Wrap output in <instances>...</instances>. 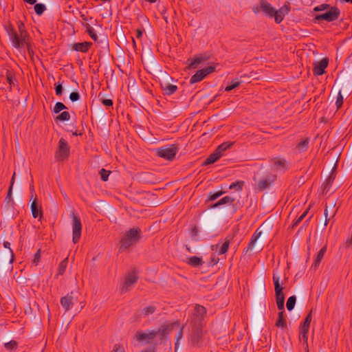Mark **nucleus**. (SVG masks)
Wrapping results in <instances>:
<instances>
[{"label": "nucleus", "instance_id": "obj_34", "mask_svg": "<svg viewBox=\"0 0 352 352\" xmlns=\"http://www.w3.org/2000/svg\"><path fill=\"white\" fill-rule=\"evenodd\" d=\"M34 11L36 14L41 16L46 10V6L43 3H36L34 4Z\"/></svg>", "mask_w": 352, "mask_h": 352}, {"label": "nucleus", "instance_id": "obj_41", "mask_svg": "<svg viewBox=\"0 0 352 352\" xmlns=\"http://www.w3.org/2000/svg\"><path fill=\"white\" fill-rule=\"evenodd\" d=\"M31 210L33 217L35 219L37 218L39 215V210L36 200H34L31 204Z\"/></svg>", "mask_w": 352, "mask_h": 352}, {"label": "nucleus", "instance_id": "obj_8", "mask_svg": "<svg viewBox=\"0 0 352 352\" xmlns=\"http://www.w3.org/2000/svg\"><path fill=\"white\" fill-rule=\"evenodd\" d=\"M159 336L157 330H147L146 331H138L135 338L140 342L149 344L155 338Z\"/></svg>", "mask_w": 352, "mask_h": 352}, {"label": "nucleus", "instance_id": "obj_50", "mask_svg": "<svg viewBox=\"0 0 352 352\" xmlns=\"http://www.w3.org/2000/svg\"><path fill=\"white\" fill-rule=\"evenodd\" d=\"M26 43L24 44V48L22 50V52H20L21 53H25V49L26 48L29 54H33L34 52L32 47L31 44L29 42V39L25 40Z\"/></svg>", "mask_w": 352, "mask_h": 352}, {"label": "nucleus", "instance_id": "obj_47", "mask_svg": "<svg viewBox=\"0 0 352 352\" xmlns=\"http://www.w3.org/2000/svg\"><path fill=\"white\" fill-rule=\"evenodd\" d=\"M311 321V314L310 313L307 316V317H306L302 325L300 327V328L309 329Z\"/></svg>", "mask_w": 352, "mask_h": 352}, {"label": "nucleus", "instance_id": "obj_29", "mask_svg": "<svg viewBox=\"0 0 352 352\" xmlns=\"http://www.w3.org/2000/svg\"><path fill=\"white\" fill-rule=\"evenodd\" d=\"M156 307L154 305H149L144 307L140 313V316L142 317H146L155 313Z\"/></svg>", "mask_w": 352, "mask_h": 352}, {"label": "nucleus", "instance_id": "obj_21", "mask_svg": "<svg viewBox=\"0 0 352 352\" xmlns=\"http://www.w3.org/2000/svg\"><path fill=\"white\" fill-rule=\"evenodd\" d=\"M273 282L274 285L275 295L284 294L283 292V287L280 283V277L275 273L273 274Z\"/></svg>", "mask_w": 352, "mask_h": 352}, {"label": "nucleus", "instance_id": "obj_48", "mask_svg": "<svg viewBox=\"0 0 352 352\" xmlns=\"http://www.w3.org/2000/svg\"><path fill=\"white\" fill-rule=\"evenodd\" d=\"M289 6L285 5L283 7H281L278 10H276V12L281 14L283 16H285L286 14L289 13Z\"/></svg>", "mask_w": 352, "mask_h": 352}, {"label": "nucleus", "instance_id": "obj_58", "mask_svg": "<svg viewBox=\"0 0 352 352\" xmlns=\"http://www.w3.org/2000/svg\"><path fill=\"white\" fill-rule=\"evenodd\" d=\"M101 102L104 106L106 107H112L113 106V100L111 99H106V98H102Z\"/></svg>", "mask_w": 352, "mask_h": 352}, {"label": "nucleus", "instance_id": "obj_10", "mask_svg": "<svg viewBox=\"0 0 352 352\" xmlns=\"http://www.w3.org/2000/svg\"><path fill=\"white\" fill-rule=\"evenodd\" d=\"M69 155V146L67 142L60 138L58 142V149L56 154V158L58 161H63L68 157Z\"/></svg>", "mask_w": 352, "mask_h": 352}, {"label": "nucleus", "instance_id": "obj_51", "mask_svg": "<svg viewBox=\"0 0 352 352\" xmlns=\"http://www.w3.org/2000/svg\"><path fill=\"white\" fill-rule=\"evenodd\" d=\"M223 191H218L215 192H211L209 195V200L214 201L223 195Z\"/></svg>", "mask_w": 352, "mask_h": 352}, {"label": "nucleus", "instance_id": "obj_64", "mask_svg": "<svg viewBox=\"0 0 352 352\" xmlns=\"http://www.w3.org/2000/svg\"><path fill=\"white\" fill-rule=\"evenodd\" d=\"M142 352H155V348L154 347H149Z\"/></svg>", "mask_w": 352, "mask_h": 352}, {"label": "nucleus", "instance_id": "obj_12", "mask_svg": "<svg viewBox=\"0 0 352 352\" xmlns=\"http://www.w3.org/2000/svg\"><path fill=\"white\" fill-rule=\"evenodd\" d=\"M5 29L7 32V34H8L9 38L12 42V45L19 52H21V44H20L19 40V34L11 25L6 26Z\"/></svg>", "mask_w": 352, "mask_h": 352}, {"label": "nucleus", "instance_id": "obj_24", "mask_svg": "<svg viewBox=\"0 0 352 352\" xmlns=\"http://www.w3.org/2000/svg\"><path fill=\"white\" fill-rule=\"evenodd\" d=\"M91 42L76 43L73 45V49L78 52H87L91 46Z\"/></svg>", "mask_w": 352, "mask_h": 352}, {"label": "nucleus", "instance_id": "obj_2", "mask_svg": "<svg viewBox=\"0 0 352 352\" xmlns=\"http://www.w3.org/2000/svg\"><path fill=\"white\" fill-rule=\"evenodd\" d=\"M179 148L175 144H170L156 148V155L168 161L175 159Z\"/></svg>", "mask_w": 352, "mask_h": 352}, {"label": "nucleus", "instance_id": "obj_28", "mask_svg": "<svg viewBox=\"0 0 352 352\" xmlns=\"http://www.w3.org/2000/svg\"><path fill=\"white\" fill-rule=\"evenodd\" d=\"M284 314H285V310L280 311V312L278 313V319L276 322V326L279 328H282V329H283L286 327V320L285 318Z\"/></svg>", "mask_w": 352, "mask_h": 352}, {"label": "nucleus", "instance_id": "obj_32", "mask_svg": "<svg viewBox=\"0 0 352 352\" xmlns=\"http://www.w3.org/2000/svg\"><path fill=\"white\" fill-rule=\"evenodd\" d=\"M232 145V142H223L221 144H220L215 151L218 152V153L220 154L221 156H222L223 152L226 151L229 148H230Z\"/></svg>", "mask_w": 352, "mask_h": 352}, {"label": "nucleus", "instance_id": "obj_17", "mask_svg": "<svg viewBox=\"0 0 352 352\" xmlns=\"http://www.w3.org/2000/svg\"><path fill=\"white\" fill-rule=\"evenodd\" d=\"M261 10L270 16H273V14L275 13V9L271 6V4L263 1L261 2L260 6L254 8V12L257 13Z\"/></svg>", "mask_w": 352, "mask_h": 352}, {"label": "nucleus", "instance_id": "obj_4", "mask_svg": "<svg viewBox=\"0 0 352 352\" xmlns=\"http://www.w3.org/2000/svg\"><path fill=\"white\" fill-rule=\"evenodd\" d=\"M275 175L272 174H265L262 177H259L258 175H256L254 177V180L256 182L257 189L260 191H263L269 188L271 184L275 179Z\"/></svg>", "mask_w": 352, "mask_h": 352}, {"label": "nucleus", "instance_id": "obj_11", "mask_svg": "<svg viewBox=\"0 0 352 352\" xmlns=\"http://www.w3.org/2000/svg\"><path fill=\"white\" fill-rule=\"evenodd\" d=\"M215 67L210 65L204 69H199L192 75L190 79V83L194 84L202 80L207 75L213 72Z\"/></svg>", "mask_w": 352, "mask_h": 352}, {"label": "nucleus", "instance_id": "obj_35", "mask_svg": "<svg viewBox=\"0 0 352 352\" xmlns=\"http://www.w3.org/2000/svg\"><path fill=\"white\" fill-rule=\"evenodd\" d=\"M70 119V114L68 111H63L61 112L56 118V121H60V122H65V121H68Z\"/></svg>", "mask_w": 352, "mask_h": 352}, {"label": "nucleus", "instance_id": "obj_13", "mask_svg": "<svg viewBox=\"0 0 352 352\" xmlns=\"http://www.w3.org/2000/svg\"><path fill=\"white\" fill-rule=\"evenodd\" d=\"M179 323L178 321L169 322L162 325L157 331H159L160 339L163 340L166 335L172 331L175 327H178Z\"/></svg>", "mask_w": 352, "mask_h": 352}, {"label": "nucleus", "instance_id": "obj_57", "mask_svg": "<svg viewBox=\"0 0 352 352\" xmlns=\"http://www.w3.org/2000/svg\"><path fill=\"white\" fill-rule=\"evenodd\" d=\"M308 213V210L305 211L294 223L293 226H296L300 222H301L303 219L306 217Z\"/></svg>", "mask_w": 352, "mask_h": 352}, {"label": "nucleus", "instance_id": "obj_22", "mask_svg": "<svg viewBox=\"0 0 352 352\" xmlns=\"http://www.w3.org/2000/svg\"><path fill=\"white\" fill-rule=\"evenodd\" d=\"M186 262L188 265L194 267H201L204 263V262L202 260V258L197 256H192L187 258Z\"/></svg>", "mask_w": 352, "mask_h": 352}, {"label": "nucleus", "instance_id": "obj_49", "mask_svg": "<svg viewBox=\"0 0 352 352\" xmlns=\"http://www.w3.org/2000/svg\"><path fill=\"white\" fill-rule=\"evenodd\" d=\"M4 346L7 350L11 351L17 347V342L14 340H11L8 342L5 343Z\"/></svg>", "mask_w": 352, "mask_h": 352}, {"label": "nucleus", "instance_id": "obj_62", "mask_svg": "<svg viewBox=\"0 0 352 352\" xmlns=\"http://www.w3.org/2000/svg\"><path fill=\"white\" fill-rule=\"evenodd\" d=\"M219 261V258L218 257H217L215 255H214L211 258V261H210V265L213 266V265L217 264Z\"/></svg>", "mask_w": 352, "mask_h": 352}, {"label": "nucleus", "instance_id": "obj_26", "mask_svg": "<svg viewBox=\"0 0 352 352\" xmlns=\"http://www.w3.org/2000/svg\"><path fill=\"white\" fill-rule=\"evenodd\" d=\"M327 251V248L324 246L322 248L320 251L318 252L316 259L314 260V262L313 263L312 267L314 268V270H316L317 267L319 266L322 258L324 257V255Z\"/></svg>", "mask_w": 352, "mask_h": 352}, {"label": "nucleus", "instance_id": "obj_16", "mask_svg": "<svg viewBox=\"0 0 352 352\" xmlns=\"http://www.w3.org/2000/svg\"><path fill=\"white\" fill-rule=\"evenodd\" d=\"M329 60L327 58H323L319 62L314 63V73L315 75L320 76L325 72V69L327 67Z\"/></svg>", "mask_w": 352, "mask_h": 352}, {"label": "nucleus", "instance_id": "obj_1", "mask_svg": "<svg viewBox=\"0 0 352 352\" xmlns=\"http://www.w3.org/2000/svg\"><path fill=\"white\" fill-rule=\"evenodd\" d=\"M142 230L138 227H134L126 230L120 240L119 252H122L134 246L142 238Z\"/></svg>", "mask_w": 352, "mask_h": 352}, {"label": "nucleus", "instance_id": "obj_46", "mask_svg": "<svg viewBox=\"0 0 352 352\" xmlns=\"http://www.w3.org/2000/svg\"><path fill=\"white\" fill-rule=\"evenodd\" d=\"M330 7H331V6L329 4L322 3V4H320L318 6L315 7L314 8V12L324 11V10H327Z\"/></svg>", "mask_w": 352, "mask_h": 352}, {"label": "nucleus", "instance_id": "obj_61", "mask_svg": "<svg viewBox=\"0 0 352 352\" xmlns=\"http://www.w3.org/2000/svg\"><path fill=\"white\" fill-rule=\"evenodd\" d=\"M40 257H41V254H40V250H38L36 252V253L34 254V260H33V263L35 264V265H37L38 261H39V259H40Z\"/></svg>", "mask_w": 352, "mask_h": 352}, {"label": "nucleus", "instance_id": "obj_31", "mask_svg": "<svg viewBox=\"0 0 352 352\" xmlns=\"http://www.w3.org/2000/svg\"><path fill=\"white\" fill-rule=\"evenodd\" d=\"M277 307L279 311L285 310V296L284 294L275 295Z\"/></svg>", "mask_w": 352, "mask_h": 352}, {"label": "nucleus", "instance_id": "obj_55", "mask_svg": "<svg viewBox=\"0 0 352 352\" xmlns=\"http://www.w3.org/2000/svg\"><path fill=\"white\" fill-rule=\"evenodd\" d=\"M55 91L57 96H61L63 94V87L60 82L55 84Z\"/></svg>", "mask_w": 352, "mask_h": 352}, {"label": "nucleus", "instance_id": "obj_56", "mask_svg": "<svg viewBox=\"0 0 352 352\" xmlns=\"http://www.w3.org/2000/svg\"><path fill=\"white\" fill-rule=\"evenodd\" d=\"M274 12L275 13L273 14V16H274L275 21L276 23H280L283 20L284 16L277 12L276 10H275Z\"/></svg>", "mask_w": 352, "mask_h": 352}, {"label": "nucleus", "instance_id": "obj_63", "mask_svg": "<svg viewBox=\"0 0 352 352\" xmlns=\"http://www.w3.org/2000/svg\"><path fill=\"white\" fill-rule=\"evenodd\" d=\"M182 337H183V328H181L177 334L176 340L177 342H179V340L182 338Z\"/></svg>", "mask_w": 352, "mask_h": 352}, {"label": "nucleus", "instance_id": "obj_27", "mask_svg": "<svg viewBox=\"0 0 352 352\" xmlns=\"http://www.w3.org/2000/svg\"><path fill=\"white\" fill-rule=\"evenodd\" d=\"M221 156L220 154L218 153L216 151L210 154L207 159L204 161L203 163V165L207 166L212 164H214L215 162H217Z\"/></svg>", "mask_w": 352, "mask_h": 352}, {"label": "nucleus", "instance_id": "obj_60", "mask_svg": "<svg viewBox=\"0 0 352 352\" xmlns=\"http://www.w3.org/2000/svg\"><path fill=\"white\" fill-rule=\"evenodd\" d=\"M199 233V229L197 226H194L191 230V236L193 239H195Z\"/></svg>", "mask_w": 352, "mask_h": 352}, {"label": "nucleus", "instance_id": "obj_36", "mask_svg": "<svg viewBox=\"0 0 352 352\" xmlns=\"http://www.w3.org/2000/svg\"><path fill=\"white\" fill-rule=\"evenodd\" d=\"M309 143V142L308 139H305V140L300 142L298 143V144L297 145V148H298V151L299 152L305 151L308 148Z\"/></svg>", "mask_w": 352, "mask_h": 352}, {"label": "nucleus", "instance_id": "obj_5", "mask_svg": "<svg viewBox=\"0 0 352 352\" xmlns=\"http://www.w3.org/2000/svg\"><path fill=\"white\" fill-rule=\"evenodd\" d=\"M340 14V10L336 7H330L326 12L317 14L315 16V19L316 21H326L328 22H331L336 21L338 19Z\"/></svg>", "mask_w": 352, "mask_h": 352}, {"label": "nucleus", "instance_id": "obj_53", "mask_svg": "<svg viewBox=\"0 0 352 352\" xmlns=\"http://www.w3.org/2000/svg\"><path fill=\"white\" fill-rule=\"evenodd\" d=\"M229 248V243L228 242H224L219 249V254H225Z\"/></svg>", "mask_w": 352, "mask_h": 352}, {"label": "nucleus", "instance_id": "obj_6", "mask_svg": "<svg viewBox=\"0 0 352 352\" xmlns=\"http://www.w3.org/2000/svg\"><path fill=\"white\" fill-rule=\"evenodd\" d=\"M72 218V241L76 243L80 240L82 232V224L80 217L74 212L71 214Z\"/></svg>", "mask_w": 352, "mask_h": 352}, {"label": "nucleus", "instance_id": "obj_15", "mask_svg": "<svg viewBox=\"0 0 352 352\" xmlns=\"http://www.w3.org/2000/svg\"><path fill=\"white\" fill-rule=\"evenodd\" d=\"M18 29H19V40L20 44H21V51H22L24 48V44L26 43L25 40L30 39V36H29V34L27 32V31L25 29L24 23L21 21H19L18 22Z\"/></svg>", "mask_w": 352, "mask_h": 352}, {"label": "nucleus", "instance_id": "obj_38", "mask_svg": "<svg viewBox=\"0 0 352 352\" xmlns=\"http://www.w3.org/2000/svg\"><path fill=\"white\" fill-rule=\"evenodd\" d=\"M67 109V107L61 102H57L53 109L54 113L58 114L61 111Z\"/></svg>", "mask_w": 352, "mask_h": 352}, {"label": "nucleus", "instance_id": "obj_43", "mask_svg": "<svg viewBox=\"0 0 352 352\" xmlns=\"http://www.w3.org/2000/svg\"><path fill=\"white\" fill-rule=\"evenodd\" d=\"M240 84H241V82L239 81L238 80H233L231 82V83L226 87L225 90L226 91H230L233 90L234 89L236 88L237 87H239Z\"/></svg>", "mask_w": 352, "mask_h": 352}, {"label": "nucleus", "instance_id": "obj_30", "mask_svg": "<svg viewBox=\"0 0 352 352\" xmlns=\"http://www.w3.org/2000/svg\"><path fill=\"white\" fill-rule=\"evenodd\" d=\"M308 330L309 329H302V328H300V334H299V338L301 340H303L304 342H303V344L305 346V350H309V348H308V343H307V340H308V338H307V333H308Z\"/></svg>", "mask_w": 352, "mask_h": 352}, {"label": "nucleus", "instance_id": "obj_52", "mask_svg": "<svg viewBox=\"0 0 352 352\" xmlns=\"http://www.w3.org/2000/svg\"><path fill=\"white\" fill-rule=\"evenodd\" d=\"M80 98V96L78 92L73 91L69 94V99L72 102H76Z\"/></svg>", "mask_w": 352, "mask_h": 352}, {"label": "nucleus", "instance_id": "obj_54", "mask_svg": "<svg viewBox=\"0 0 352 352\" xmlns=\"http://www.w3.org/2000/svg\"><path fill=\"white\" fill-rule=\"evenodd\" d=\"M3 247H4L5 248H7V249H8V250H9L10 254V255H11V260H10V263H12V261H13V258H14V253H13L12 250V249H11V248H10V242H8V241H4V242H3Z\"/></svg>", "mask_w": 352, "mask_h": 352}, {"label": "nucleus", "instance_id": "obj_33", "mask_svg": "<svg viewBox=\"0 0 352 352\" xmlns=\"http://www.w3.org/2000/svg\"><path fill=\"white\" fill-rule=\"evenodd\" d=\"M333 177L332 176H329L324 183L323 184V192L325 193H327L330 190V187L333 184Z\"/></svg>", "mask_w": 352, "mask_h": 352}, {"label": "nucleus", "instance_id": "obj_42", "mask_svg": "<svg viewBox=\"0 0 352 352\" xmlns=\"http://www.w3.org/2000/svg\"><path fill=\"white\" fill-rule=\"evenodd\" d=\"M110 173H111V171L107 170L104 168H102L99 170L100 179L104 182H106L108 180Z\"/></svg>", "mask_w": 352, "mask_h": 352}, {"label": "nucleus", "instance_id": "obj_25", "mask_svg": "<svg viewBox=\"0 0 352 352\" xmlns=\"http://www.w3.org/2000/svg\"><path fill=\"white\" fill-rule=\"evenodd\" d=\"M235 199H236V198L233 197L232 196H226V197L221 198L217 202H216L212 206V208H219V207H220L222 205L232 204L233 201H235Z\"/></svg>", "mask_w": 352, "mask_h": 352}, {"label": "nucleus", "instance_id": "obj_23", "mask_svg": "<svg viewBox=\"0 0 352 352\" xmlns=\"http://www.w3.org/2000/svg\"><path fill=\"white\" fill-rule=\"evenodd\" d=\"M261 234H262V232H258V230H256L254 233V234L252 236L250 241L245 250V252H252L254 250L255 244H256L257 240L258 239V238L261 236Z\"/></svg>", "mask_w": 352, "mask_h": 352}, {"label": "nucleus", "instance_id": "obj_14", "mask_svg": "<svg viewBox=\"0 0 352 352\" xmlns=\"http://www.w3.org/2000/svg\"><path fill=\"white\" fill-rule=\"evenodd\" d=\"M273 168L280 172H284L289 169L291 166V163L285 159L277 157L272 160Z\"/></svg>", "mask_w": 352, "mask_h": 352}, {"label": "nucleus", "instance_id": "obj_40", "mask_svg": "<svg viewBox=\"0 0 352 352\" xmlns=\"http://www.w3.org/2000/svg\"><path fill=\"white\" fill-rule=\"evenodd\" d=\"M87 32H88L89 36L91 37V38L95 42H98V43L100 42V41H98V36H97V34H96V32H95V30L94 28H92L91 26L88 25L87 27Z\"/></svg>", "mask_w": 352, "mask_h": 352}, {"label": "nucleus", "instance_id": "obj_45", "mask_svg": "<svg viewBox=\"0 0 352 352\" xmlns=\"http://www.w3.org/2000/svg\"><path fill=\"white\" fill-rule=\"evenodd\" d=\"M343 100H344V97L341 93V90H340L338 94L336 101V105L337 107V109H340L342 107V105L343 104Z\"/></svg>", "mask_w": 352, "mask_h": 352}, {"label": "nucleus", "instance_id": "obj_3", "mask_svg": "<svg viewBox=\"0 0 352 352\" xmlns=\"http://www.w3.org/2000/svg\"><path fill=\"white\" fill-rule=\"evenodd\" d=\"M204 333L202 325H192V332L188 337L189 344L192 346H201Z\"/></svg>", "mask_w": 352, "mask_h": 352}, {"label": "nucleus", "instance_id": "obj_39", "mask_svg": "<svg viewBox=\"0 0 352 352\" xmlns=\"http://www.w3.org/2000/svg\"><path fill=\"white\" fill-rule=\"evenodd\" d=\"M243 184H244V182H243V181H237V182H232L230 185L229 188L230 190L234 189L236 190H241Z\"/></svg>", "mask_w": 352, "mask_h": 352}, {"label": "nucleus", "instance_id": "obj_20", "mask_svg": "<svg viewBox=\"0 0 352 352\" xmlns=\"http://www.w3.org/2000/svg\"><path fill=\"white\" fill-rule=\"evenodd\" d=\"M161 88L164 91V94L167 96L173 94L177 90V87L175 85L170 84L164 82L160 84Z\"/></svg>", "mask_w": 352, "mask_h": 352}, {"label": "nucleus", "instance_id": "obj_18", "mask_svg": "<svg viewBox=\"0 0 352 352\" xmlns=\"http://www.w3.org/2000/svg\"><path fill=\"white\" fill-rule=\"evenodd\" d=\"M74 298L73 296V293L67 294L65 296H63L60 298V305L65 310V311L69 310L74 304Z\"/></svg>", "mask_w": 352, "mask_h": 352}, {"label": "nucleus", "instance_id": "obj_59", "mask_svg": "<svg viewBox=\"0 0 352 352\" xmlns=\"http://www.w3.org/2000/svg\"><path fill=\"white\" fill-rule=\"evenodd\" d=\"M12 193V186H10L9 189H8V195L5 199V201H6L7 203H9L10 201L11 200Z\"/></svg>", "mask_w": 352, "mask_h": 352}, {"label": "nucleus", "instance_id": "obj_19", "mask_svg": "<svg viewBox=\"0 0 352 352\" xmlns=\"http://www.w3.org/2000/svg\"><path fill=\"white\" fill-rule=\"evenodd\" d=\"M208 58V56H207L206 55H199L195 56L192 59H188L187 60V63L188 64L189 69H192L197 68L200 64L207 60Z\"/></svg>", "mask_w": 352, "mask_h": 352}, {"label": "nucleus", "instance_id": "obj_44", "mask_svg": "<svg viewBox=\"0 0 352 352\" xmlns=\"http://www.w3.org/2000/svg\"><path fill=\"white\" fill-rule=\"evenodd\" d=\"M67 265V258L62 261L58 265V274L62 275L65 272Z\"/></svg>", "mask_w": 352, "mask_h": 352}, {"label": "nucleus", "instance_id": "obj_37", "mask_svg": "<svg viewBox=\"0 0 352 352\" xmlns=\"http://www.w3.org/2000/svg\"><path fill=\"white\" fill-rule=\"evenodd\" d=\"M296 302V297L295 296H292L287 299L286 307L288 311H292L294 308Z\"/></svg>", "mask_w": 352, "mask_h": 352}, {"label": "nucleus", "instance_id": "obj_7", "mask_svg": "<svg viewBox=\"0 0 352 352\" xmlns=\"http://www.w3.org/2000/svg\"><path fill=\"white\" fill-rule=\"evenodd\" d=\"M138 272L135 269L130 271L126 276L124 281L120 287L122 294L125 293L131 289L133 285L137 282L138 276Z\"/></svg>", "mask_w": 352, "mask_h": 352}, {"label": "nucleus", "instance_id": "obj_9", "mask_svg": "<svg viewBox=\"0 0 352 352\" xmlns=\"http://www.w3.org/2000/svg\"><path fill=\"white\" fill-rule=\"evenodd\" d=\"M206 308L203 306L197 305L194 309V314L191 320L192 325H204Z\"/></svg>", "mask_w": 352, "mask_h": 352}]
</instances>
